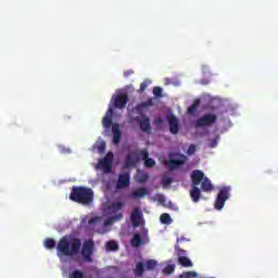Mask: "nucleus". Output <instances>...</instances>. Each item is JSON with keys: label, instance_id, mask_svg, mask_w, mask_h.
I'll return each instance as SVG.
<instances>
[{"label": "nucleus", "instance_id": "16", "mask_svg": "<svg viewBox=\"0 0 278 278\" xmlns=\"http://www.w3.org/2000/svg\"><path fill=\"white\" fill-rule=\"evenodd\" d=\"M124 207H125V202L115 201L109 205V212L110 214H114V216H116V214H123Z\"/></svg>", "mask_w": 278, "mask_h": 278}, {"label": "nucleus", "instance_id": "9", "mask_svg": "<svg viewBox=\"0 0 278 278\" xmlns=\"http://www.w3.org/2000/svg\"><path fill=\"white\" fill-rule=\"evenodd\" d=\"M166 121L168 123L170 134L177 136L179 134V119L177 116L173 113H168L166 115Z\"/></svg>", "mask_w": 278, "mask_h": 278}, {"label": "nucleus", "instance_id": "8", "mask_svg": "<svg viewBox=\"0 0 278 278\" xmlns=\"http://www.w3.org/2000/svg\"><path fill=\"white\" fill-rule=\"evenodd\" d=\"M231 192V187H223L216 197L214 207L215 210H223L225 207V202L229 199Z\"/></svg>", "mask_w": 278, "mask_h": 278}, {"label": "nucleus", "instance_id": "36", "mask_svg": "<svg viewBox=\"0 0 278 278\" xmlns=\"http://www.w3.org/2000/svg\"><path fill=\"white\" fill-rule=\"evenodd\" d=\"M153 94L156 99H162V87H154Z\"/></svg>", "mask_w": 278, "mask_h": 278}, {"label": "nucleus", "instance_id": "37", "mask_svg": "<svg viewBox=\"0 0 278 278\" xmlns=\"http://www.w3.org/2000/svg\"><path fill=\"white\" fill-rule=\"evenodd\" d=\"M188 155H194L197 153V146L195 144H190L188 150H187Z\"/></svg>", "mask_w": 278, "mask_h": 278}, {"label": "nucleus", "instance_id": "46", "mask_svg": "<svg viewBox=\"0 0 278 278\" xmlns=\"http://www.w3.org/2000/svg\"><path fill=\"white\" fill-rule=\"evenodd\" d=\"M129 75H134V71L124 72V77H129Z\"/></svg>", "mask_w": 278, "mask_h": 278}, {"label": "nucleus", "instance_id": "10", "mask_svg": "<svg viewBox=\"0 0 278 278\" xmlns=\"http://www.w3.org/2000/svg\"><path fill=\"white\" fill-rule=\"evenodd\" d=\"M114 157V154L112 152H109L103 160L99 162V166L104 173H112V159Z\"/></svg>", "mask_w": 278, "mask_h": 278}, {"label": "nucleus", "instance_id": "35", "mask_svg": "<svg viewBox=\"0 0 278 278\" xmlns=\"http://www.w3.org/2000/svg\"><path fill=\"white\" fill-rule=\"evenodd\" d=\"M175 251H176L178 257H186V250L179 248V244L175 245Z\"/></svg>", "mask_w": 278, "mask_h": 278}, {"label": "nucleus", "instance_id": "34", "mask_svg": "<svg viewBox=\"0 0 278 278\" xmlns=\"http://www.w3.org/2000/svg\"><path fill=\"white\" fill-rule=\"evenodd\" d=\"M162 187L163 188H168L170 184H173V178L172 177H163L161 180Z\"/></svg>", "mask_w": 278, "mask_h": 278}, {"label": "nucleus", "instance_id": "45", "mask_svg": "<svg viewBox=\"0 0 278 278\" xmlns=\"http://www.w3.org/2000/svg\"><path fill=\"white\" fill-rule=\"evenodd\" d=\"M59 151H60V153H70V150L62 146L59 147Z\"/></svg>", "mask_w": 278, "mask_h": 278}, {"label": "nucleus", "instance_id": "21", "mask_svg": "<svg viewBox=\"0 0 278 278\" xmlns=\"http://www.w3.org/2000/svg\"><path fill=\"white\" fill-rule=\"evenodd\" d=\"M149 194V190L147 188H137L131 194V199H142V197H147Z\"/></svg>", "mask_w": 278, "mask_h": 278}, {"label": "nucleus", "instance_id": "30", "mask_svg": "<svg viewBox=\"0 0 278 278\" xmlns=\"http://www.w3.org/2000/svg\"><path fill=\"white\" fill-rule=\"evenodd\" d=\"M198 277H199V273L194 270L184 271L178 276V278H198Z\"/></svg>", "mask_w": 278, "mask_h": 278}, {"label": "nucleus", "instance_id": "43", "mask_svg": "<svg viewBox=\"0 0 278 278\" xmlns=\"http://www.w3.org/2000/svg\"><path fill=\"white\" fill-rule=\"evenodd\" d=\"M176 242L177 244H179V242H190V239L186 237H180V238H177Z\"/></svg>", "mask_w": 278, "mask_h": 278}, {"label": "nucleus", "instance_id": "33", "mask_svg": "<svg viewBox=\"0 0 278 278\" xmlns=\"http://www.w3.org/2000/svg\"><path fill=\"white\" fill-rule=\"evenodd\" d=\"M163 275H173L175 273V265H167L162 270Z\"/></svg>", "mask_w": 278, "mask_h": 278}, {"label": "nucleus", "instance_id": "28", "mask_svg": "<svg viewBox=\"0 0 278 278\" xmlns=\"http://www.w3.org/2000/svg\"><path fill=\"white\" fill-rule=\"evenodd\" d=\"M137 181L138 184H147V181H149V174L144 172H139L137 174Z\"/></svg>", "mask_w": 278, "mask_h": 278}, {"label": "nucleus", "instance_id": "39", "mask_svg": "<svg viewBox=\"0 0 278 278\" xmlns=\"http://www.w3.org/2000/svg\"><path fill=\"white\" fill-rule=\"evenodd\" d=\"M100 220H101V217L99 216L92 217L88 220V225H97V223H99Z\"/></svg>", "mask_w": 278, "mask_h": 278}, {"label": "nucleus", "instance_id": "23", "mask_svg": "<svg viewBox=\"0 0 278 278\" xmlns=\"http://www.w3.org/2000/svg\"><path fill=\"white\" fill-rule=\"evenodd\" d=\"M199 105H201V99H195L192 103V105H190L187 110V114H189L190 116H192L193 114L197 113V110H199Z\"/></svg>", "mask_w": 278, "mask_h": 278}, {"label": "nucleus", "instance_id": "4", "mask_svg": "<svg viewBox=\"0 0 278 278\" xmlns=\"http://www.w3.org/2000/svg\"><path fill=\"white\" fill-rule=\"evenodd\" d=\"M149 155V151L147 150H136L126 155V160L124 163L125 168H134L140 160L147 159Z\"/></svg>", "mask_w": 278, "mask_h": 278}, {"label": "nucleus", "instance_id": "31", "mask_svg": "<svg viewBox=\"0 0 278 278\" xmlns=\"http://www.w3.org/2000/svg\"><path fill=\"white\" fill-rule=\"evenodd\" d=\"M155 268H157V261L150 258L146 262V269L147 270L153 271V270H155Z\"/></svg>", "mask_w": 278, "mask_h": 278}, {"label": "nucleus", "instance_id": "6", "mask_svg": "<svg viewBox=\"0 0 278 278\" xmlns=\"http://www.w3.org/2000/svg\"><path fill=\"white\" fill-rule=\"evenodd\" d=\"M81 240L77 238L71 239V261L81 264Z\"/></svg>", "mask_w": 278, "mask_h": 278}, {"label": "nucleus", "instance_id": "44", "mask_svg": "<svg viewBox=\"0 0 278 278\" xmlns=\"http://www.w3.org/2000/svg\"><path fill=\"white\" fill-rule=\"evenodd\" d=\"M154 124H156V125H162V124H164V119H163L162 117H156V118L154 119Z\"/></svg>", "mask_w": 278, "mask_h": 278}, {"label": "nucleus", "instance_id": "2", "mask_svg": "<svg viewBox=\"0 0 278 278\" xmlns=\"http://www.w3.org/2000/svg\"><path fill=\"white\" fill-rule=\"evenodd\" d=\"M56 255L63 264L62 277L71 278V238L65 236L61 238L56 244Z\"/></svg>", "mask_w": 278, "mask_h": 278}, {"label": "nucleus", "instance_id": "22", "mask_svg": "<svg viewBox=\"0 0 278 278\" xmlns=\"http://www.w3.org/2000/svg\"><path fill=\"white\" fill-rule=\"evenodd\" d=\"M146 270H147V265L144 263L138 262L136 264L135 275L137 277H143Z\"/></svg>", "mask_w": 278, "mask_h": 278}, {"label": "nucleus", "instance_id": "40", "mask_svg": "<svg viewBox=\"0 0 278 278\" xmlns=\"http://www.w3.org/2000/svg\"><path fill=\"white\" fill-rule=\"evenodd\" d=\"M72 278H84V273L79 271V270H74L72 273Z\"/></svg>", "mask_w": 278, "mask_h": 278}, {"label": "nucleus", "instance_id": "1", "mask_svg": "<svg viewBox=\"0 0 278 278\" xmlns=\"http://www.w3.org/2000/svg\"><path fill=\"white\" fill-rule=\"evenodd\" d=\"M191 190L190 197L193 203H199L201 200V190L202 192H212L214 190V185H212V180L205 176V174L199 169H194L191 173ZM201 185V190L199 186Z\"/></svg>", "mask_w": 278, "mask_h": 278}, {"label": "nucleus", "instance_id": "27", "mask_svg": "<svg viewBox=\"0 0 278 278\" xmlns=\"http://www.w3.org/2000/svg\"><path fill=\"white\" fill-rule=\"evenodd\" d=\"M43 247H45V249H48L49 251H51L52 249H55V247H56L55 240H53L51 238H46L43 241Z\"/></svg>", "mask_w": 278, "mask_h": 278}, {"label": "nucleus", "instance_id": "3", "mask_svg": "<svg viewBox=\"0 0 278 278\" xmlns=\"http://www.w3.org/2000/svg\"><path fill=\"white\" fill-rule=\"evenodd\" d=\"M71 200L83 205H90L94 201V192L86 187H73Z\"/></svg>", "mask_w": 278, "mask_h": 278}, {"label": "nucleus", "instance_id": "41", "mask_svg": "<svg viewBox=\"0 0 278 278\" xmlns=\"http://www.w3.org/2000/svg\"><path fill=\"white\" fill-rule=\"evenodd\" d=\"M216 147H218V136L215 139H212L210 143L211 149H216Z\"/></svg>", "mask_w": 278, "mask_h": 278}, {"label": "nucleus", "instance_id": "17", "mask_svg": "<svg viewBox=\"0 0 278 278\" xmlns=\"http://www.w3.org/2000/svg\"><path fill=\"white\" fill-rule=\"evenodd\" d=\"M112 114H114V110L112 108H109L105 116L102 119V126L104 127V129H110V127H113Z\"/></svg>", "mask_w": 278, "mask_h": 278}, {"label": "nucleus", "instance_id": "11", "mask_svg": "<svg viewBox=\"0 0 278 278\" xmlns=\"http://www.w3.org/2000/svg\"><path fill=\"white\" fill-rule=\"evenodd\" d=\"M130 181H131V175L129 174V172L121 174L118 176V180L116 184V190H123V188L129 187Z\"/></svg>", "mask_w": 278, "mask_h": 278}, {"label": "nucleus", "instance_id": "18", "mask_svg": "<svg viewBox=\"0 0 278 278\" xmlns=\"http://www.w3.org/2000/svg\"><path fill=\"white\" fill-rule=\"evenodd\" d=\"M113 144H118L121 142V138H123V132H121V126L118 124H113Z\"/></svg>", "mask_w": 278, "mask_h": 278}, {"label": "nucleus", "instance_id": "15", "mask_svg": "<svg viewBox=\"0 0 278 278\" xmlns=\"http://www.w3.org/2000/svg\"><path fill=\"white\" fill-rule=\"evenodd\" d=\"M136 121L139 124L141 131H144L146 134L151 132V118L148 116H143L141 119L140 117H136Z\"/></svg>", "mask_w": 278, "mask_h": 278}, {"label": "nucleus", "instance_id": "42", "mask_svg": "<svg viewBox=\"0 0 278 278\" xmlns=\"http://www.w3.org/2000/svg\"><path fill=\"white\" fill-rule=\"evenodd\" d=\"M98 151H99V153H104L105 152V142H101L98 146Z\"/></svg>", "mask_w": 278, "mask_h": 278}, {"label": "nucleus", "instance_id": "32", "mask_svg": "<svg viewBox=\"0 0 278 278\" xmlns=\"http://www.w3.org/2000/svg\"><path fill=\"white\" fill-rule=\"evenodd\" d=\"M141 160H143L146 168H153V166H155V160L150 159L149 153L146 159L141 157Z\"/></svg>", "mask_w": 278, "mask_h": 278}, {"label": "nucleus", "instance_id": "19", "mask_svg": "<svg viewBox=\"0 0 278 278\" xmlns=\"http://www.w3.org/2000/svg\"><path fill=\"white\" fill-rule=\"evenodd\" d=\"M147 108H153V98H149L148 100L136 105V111L138 114H141L142 110H147Z\"/></svg>", "mask_w": 278, "mask_h": 278}, {"label": "nucleus", "instance_id": "29", "mask_svg": "<svg viewBox=\"0 0 278 278\" xmlns=\"http://www.w3.org/2000/svg\"><path fill=\"white\" fill-rule=\"evenodd\" d=\"M160 220L162 225H170L173 223V218L170 217V214L163 213L160 217Z\"/></svg>", "mask_w": 278, "mask_h": 278}, {"label": "nucleus", "instance_id": "13", "mask_svg": "<svg viewBox=\"0 0 278 278\" xmlns=\"http://www.w3.org/2000/svg\"><path fill=\"white\" fill-rule=\"evenodd\" d=\"M187 160H188V157L186 155L180 154V159L165 161V164H166V166H168L169 170H177V168H179V166H184V164H186Z\"/></svg>", "mask_w": 278, "mask_h": 278}, {"label": "nucleus", "instance_id": "14", "mask_svg": "<svg viewBox=\"0 0 278 278\" xmlns=\"http://www.w3.org/2000/svg\"><path fill=\"white\" fill-rule=\"evenodd\" d=\"M130 220L132 224V227L136 229L137 227H140V223L142 220V212L140 208L135 207L130 214Z\"/></svg>", "mask_w": 278, "mask_h": 278}, {"label": "nucleus", "instance_id": "26", "mask_svg": "<svg viewBox=\"0 0 278 278\" xmlns=\"http://www.w3.org/2000/svg\"><path fill=\"white\" fill-rule=\"evenodd\" d=\"M131 247H135V249H138L140 244H142V237L140 233H135L131 241H130Z\"/></svg>", "mask_w": 278, "mask_h": 278}, {"label": "nucleus", "instance_id": "20", "mask_svg": "<svg viewBox=\"0 0 278 278\" xmlns=\"http://www.w3.org/2000/svg\"><path fill=\"white\" fill-rule=\"evenodd\" d=\"M117 220H123V213H118L116 215H113V216L106 218L103 223V226L110 227V226L114 225L115 223H117Z\"/></svg>", "mask_w": 278, "mask_h": 278}, {"label": "nucleus", "instance_id": "24", "mask_svg": "<svg viewBox=\"0 0 278 278\" xmlns=\"http://www.w3.org/2000/svg\"><path fill=\"white\" fill-rule=\"evenodd\" d=\"M178 264H180V266H182L184 268H192L193 266L192 261L187 256L178 257Z\"/></svg>", "mask_w": 278, "mask_h": 278}, {"label": "nucleus", "instance_id": "38", "mask_svg": "<svg viewBox=\"0 0 278 278\" xmlns=\"http://www.w3.org/2000/svg\"><path fill=\"white\" fill-rule=\"evenodd\" d=\"M149 88V81L144 80L140 84L139 92H144Z\"/></svg>", "mask_w": 278, "mask_h": 278}, {"label": "nucleus", "instance_id": "12", "mask_svg": "<svg viewBox=\"0 0 278 278\" xmlns=\"http://www.w3.org/2000/svg\"><path fill=\"white\" fill-rule=\"evenodd\" d=\"M113 99L114 108H116L117 110H124V108H127V101H129V97L127 96V93H119Z\"/></svg>", "mask_w": 278, "mask_h": 278}, {"label": "nucleus", "instance_id": "5", "mask_svg": "<svg viewBox=\"0 0 278 278\" xmlns=\"http://www.w3.org/2000/svg\"><path fill=\"white\" fill-rule=\"evenodd\" d=\"M81 262H86L87 264H92V255H94V241L87 240L83 243V248L80 250Z\"/></svg>", "mask_w": 278, "mask_h": 278}, {"label": "nucleus", "instance_id": "7", "mask_svg": "<svg viewBox=\"0 0 278 278\" xmlns=\"http://www.w3.org/2000/svg\"><path fill=\"white\" fill-rule=\"evenodd\" d=\"M216 121H218L216 114L207 113L198 118L193 125L195 128L212 127Z\"/></svg>", "mask_w": 278, "mask_h": 278}, {"label": "nucleus", "instance_id": "25", "mask_svg": "<svg viewBox=\"0 0 278 278\" xmlns=\"http://www.w3.org/2000/svg\"><path fill=\"white\" fill-rule=\"evenodd\" d=\"M105 250L108 252H116L118 251V242L115 240H110L105 243Z\"/></svg>", "mask_w": 278, "mask_h": 278}]
</instances>
